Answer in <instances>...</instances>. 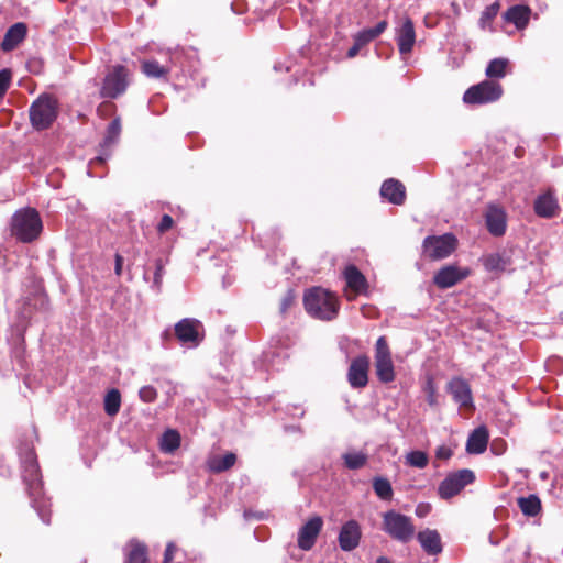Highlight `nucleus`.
Masks as SVG:
<instances>
[{"label": "nucleus", "mask_w": 563, "mask_h": 563, "mask_svg": "<svg viewBox=\"0 0 563 563\" xmlns=\"http://www.w3.org/2000/svg\"><path fill=\"white\" fill-rule=\"evenodd\" d=\"M21 478L31 500V506L45 525L51 523V503L45 496L43 477L35 450L30 444L19 449Z\"/></svg>", "instance_id": "obj_1"}, {"label": "nucleus", "mask_w": 563, "mask_h": 563, "mask_svg": "<svg viewBox=\"0 0 563 563\" xmlns=\"http://www.w3.org/2000/svg\"><path fill=\"white\" fill-rule=\"evenodd\" d=\"M305 309L314 319L330 321L339 313L338 297L321 287H313L303 296Z\"/></svg>", "instance_id": "obj_2"}, {"label": "nucleus", "mask_w": 563, "mask_h": 563, "mask_svg": "<svg viewBox=\"0 0 563 563\" xmlns=\"http://www.w3.org/2000/svg\"><path fill=\"white\" fill-rule=\"evenodd\" d=\"M29 115L32 126L37 131L49 129L58 115V101L48 93L40 95L30 106Z\"/></svg>", "instance_id": "obj_3"}, {"label": "nucleus", "mask_w": 563, "mask_h": 563, "mask_svg": "<svg viewBox=\"0 0 563 563\" xmlns=\"http://www.w3.org/2000/svg\"><path fill=\"white\" fill-rule=\"evenodd\" d=\"M11 227L12 234L24 243L35 240L43 228L37 211L30 208L15 212L12 218Z\"/></svg>", "instance_id": "obj_4"}, {"label": "nucleus", "mask_w": 563, "mask_h": 563, "mask_svg": "<svg viewBox=\"0 0 563 563\" xmlns=\"http://www.w3.org/2000/svg\"><path fill=\"white\" fill-rule=\"evenodd\" d=\"M130 82L129 69L123 65H114L104 75L99 96L102 99H118L126 92Z\"/></svg>", "instance_id": "obj_5"}, {"label": "nucleus", "mask_w": 563, "mask_h": 563, "mask_svg": "<svg viewBox=\"0 0 563 563\" xmlns=\"http://www.w3.org/2000/svg\"><path fill=\"white\" fill-rule=\"evenodd\" d=\"M382 529L391 539L401 543L412 540L416 532L412 519L396 510H388L383 515Z\"/></svg>", "instance_id": "obj_6"}, {"label": "nucleus", "mask_w": 563, "mask_h": 563, "mask_svg": "<svg viewBox=\"0 0 563 563\" xmlns=\"http://www.w3.org/2000/svg\"><path fill=\"white\" fill-rule=\"evenodd\" d=\"M503 96V87L494 80H483L470 87L463 95L466 104H487L499 100Z\"/></svg>", "instance_id": "obj_7"}, {"label": "nucleus", "mask_w": 563, "mask_h": 563, "mask_svg": "<svg viewBox=\"0 0 563 563\" xmlns=\"http://www.w3.org/2000/svg\"><path fill=\"white\" fill-rule=\"evenodd\" d=\"M456 242L452 233L429 235L422 242V253L432 261L443 260L454 252Z\"/></svg>", "instance_id": "obj_8"}, {"label": "nucleus", "mask_w": 563, "mask_h": 563, "mask_svg": "<svg viewBox=\"0 0 563 563\" xmlns=\"http://www.w3.org/2000/svg\"><path fill=\"white\" fill-rule=\"evenodd\" d=\"M49 313V300L46 294L42 291L27 296L21 308L19 316L25 321H38L47 319Z\"/></svg>", "instance_id": "obj_9"}, {"label": "nucleus", "mask_w": 563, "mask_h": 563, "mask_svg": "<svg viewBox=\"0 0 563 563\" xmlns=\"http://www.w3.org/2000/svg\"><path fill=\"white\" fill-rule=\"evenodd\" d=\"M375 369L379 382L385 384L394 382L395 369L385 336H379L375 344Z\"/></svg>", "instance_id": "obj_10"}, {"label": "nucleus", "mask_w": 563, "mask_h": 563, "mask_svg": "<svg viewBox=\"0 0 563 563\" xmlns=\"http://www.w3.org/2000/svg\"><path fill=\"white\" fill-rule=\"evenodd\" d=\"M474 481L475 474L472 470L463 468L452 472L439 484L438 494L442 499H450Z\"/></svg>", "instance_id": "obj_11"}, {"label": "nucleus", "mask_w": 563, "mask_h": 563, "mask_svg": "<svg viewBox=\"0 0 563 563\" xmlns=\"http://www.w3.org/2000/svg\"><path fill=\"white\" fill-rule=\"evenodd\" d=\"M121 134V120L114 118L108 125L103 141L100 143L99 154L91 162L90 165H102L111 156V147L119 141Z\"/></svg>", "instance_id": "obj_12"}, {"label": "nucleus", "mask_w": 563, "mask_h": 563, "mask_svg": "<svg viewBox=\"0 0 563 563\" xmlns=\"http://www.w3.org/2000/svg\"><path fill=\"white\" fill-rule=\"evenodd\" d=\"M200 328L201 322L192 318H184L180 321H178L174 327L175 334L179 342L190 347H196L199 345L201 341V338L199 335Z\"/></svg>", "instance_id": "obj_13"}, {"label": "nucleus", "mask_w": 563, "mask_h": 563, "mask_svg": "<svg viewBox=\"0 0 563 563\" xmlns=\"http://www.w3.org/2000/svg\"><path fill=\"white\" fill-rule=\"evenodd\" d=\"M468 275V268H462L455 265H445L434 274L433 283L440 289H448L465 279Z\"/></svg>", "instance_id": "obj_14"}, {"label": "nucleus", "mask_w": 563, "mask_h": 563, "mask_svg": "<svg viewBox=\"0 0 563 563\" xmlns=\"http://www.w3.org/2000/svg\"><path fill=\"white\" fill-rule=\"evenodd\" d=\"M446 390L460 408H474L471 386L465 379L461 377L452 378L446 385Z\"/></svg>", "instance_id": "obj_15"}, {"label": "nucleus", "mask_w": 563, "mask_h": 563, "mask_svg": "<svg viewBox=\"0 0 563 563\" xmlns=\"http://www.w3.org/2000/svg\"><path fill=\"white\" fill-rule=\"evenodd\" d=\"M322 527L323 519L320 516L311 517L298 531V547L305 551L311 550Z\"/></svg>", "instance_id": "obj_16"}, {"label": "nucleus", "mask_w": 563, "mask_h": 563, "mask_svg": "<svg viewBox=\"0 0 563 563\" xmlns=\"http://www.w3.org/2000/svg\"><path fill=\"white\" fill-rule=\"evenodd\" d=\"M534 213L543 219H552L559 216L561 207L558 198L551 190L537 196L533 202Z\"/></svg>", "instance_id": "obj_17"}, {"label": "nucleus", "mask_w": 563, "mask_h": 563, "mask_svg": "<svg viewBox=\"0 0 563 563\" xmlns=\"http://www.w3.org/2000/svg\"><path fill=\"white\" fill-rule=\"evenodd\" d=\"M395 38L401 55L412 52L416 43V31L413 22L409 16L404 18L401 24L396 29Z\"/></svg>", "instance_id": "obj_18"}, {"label": "nucleus", "mask_w": 563, "mask_h": 563, "mask_svg": "<svg viewBox=\"0 0 563 563\" xmlns=\"http://www.w3.org/2000/svg\"><path fill=\"white\" fill-rule=\"evenodd\" d=\"M368 366L369 361L364 355L358 356L351 362L347 371V380L352 388H363L367 385Z\"/></svg>", "instance_id": "obj_19"}, {"label": "nucleus", "mask_w": 563, "mask_h": 563, "mask_svg": "<svg viewBox=\"0 0 563 563\" xmlns=\"http://www.w3.org/2000/svg\"><path fill=\"white\" fill-rule=\"evenodd\" d=\"M485 223L492 235H504L507 229V216L505 210L495 205H489L485 212Z\"/></svg>", "instance_id": "obj_20"}, {"label": "nucleus", "mask_w": 563, "mask_h": 563, "mask_svg": "<svg viewBox=\"0 0 563 563\" xmlns=\"http://www.w3.org/2000/svg\"><path fill=\"white\" fill-rule=\"evenodd\" d=\"M362 537L361 526L356 520L346 521L339 533V544L343 551H352L358 547Z\"/></svg>", "instance_id": "obj_21"}, {"label": "nucleus", "mask_w": 563, "mask_h": 563, "mask_svg": "<svg viewBox=\"0 0 563 563\" xmlns=\"http://www.w3.org/2000/svg\"><path fill=\"white\" fill-rule=\"evenodd\" d=\"M179 56V52H174L166 65H159L155 59L144 60L141 65L142 71L150 78H166V76L173 70V67L177 64Z\"/></svg>", "instance_id": "obj_22"}, {"label": "nucleus", "mask_w": 563, "mask_h": 563, "mask_svg": "<svg viewBox=\"0 0 563 563\" xmlns=\"http://www.w3.org/2000/svg\"><path fill=\"white\" fill-rule=\"evenodd\" d=\"M380 196L393 205L401 206L406 199V188L399 180L389 178L383 183Z\"/></svg>", "instance_id": "obj_23"}, {"label": "nucleus", "mask_w": 563, "mask_h": 563, "mask_svg": "<svg viewBox=\"0 0 563 563\" xmlns=\"http://www.w3.org/2000/svg\"><path fill=\"white\" fill-rule=\"evenodd\" d=\"M417 540L424 552L437 555L442 552L441 536L437 530L424 529L417 534Z\"/></svg>", "instance_id": "obj_24"}, {"label": "nucleus", "mask_w": 563, "mask_h": 563, "mask_svg": "<svg viewBox=\"0 0 563 563\" xmlns=\"http://www.w3.org/2000/svg\"><path fill=\"white\" fill-rule=\"evenodd\" d=\"M482 262L486 271L495 273L507 271L512 264L507 251L484 255Z\"/></svg>", "instance_id": "obj_25"}, {"label": "nucleus", "mask_w": 563, "mask_h": 563, "mask_svg": "<svg viewBox=\"0 0 563 563\" xmlns=\"http://www.w3.org/2000/svg\"><path fill=\"white\" fill-rule=\"evenodd\" d=\"M26 32V25L22 22L11 25L4 34L1 48L4 52L12 51L25 38Z\"/></svg>", "instance_id": "obj_26"}, {"label": "nucleus", "mask_w": 563, "mask_h": 563, "mask_svg": "<svg viewBox=\"0 0 563 563\" xmlns=\"http://www.w3.org/2000/svg\"><path fill=\"white\" fill-rule=\"evenodd\" d=\"M531 10L527 5L522 4H516L510 7L505 13H504V20L506 22L515 24V26L518 30L525 29L530 19Z\"/></svg>", "instance_id": "obj_27"}, {"label": "nucleus", "mask_w": 563, "mask_h": 563, "mask_svg": "<svg viewBox=\"0 0 563 563\" xmlns=\"http://www.w3.org/2000/svg\"><path fill=\"white\" fill-rule=\"evenodd\" d=\"M488 444V432L485 427L476 428L468 437L466 451L471 454H482Z\"/></svg>", "instance_id": "obj_28"}, {"label": "nucleus", "mask_w": 563, "mask_h": 563, "mask_svg": "<svg viewBox=\"0 0 563 563\" xmlns=\"http://www.w3.org/2000/svg\"><path fill=\"white\" fill-rule=\"evenodd\" d=\"M343 274L346 285L355 294H361L366 289V278L355 265H347Z\"/></svg>", "instance_id": "obj_29"}, {"label": "nucleus", "mask_w": 563, "mask_h": 563, "mask_svg": "<svg viewBox=\"0 0 563 563\" xmlns=\"http://www.w3.org/2000/svg\"><path fill=\"white\" fill-rule=\"evenodd\" d=\"M387 26L388 22L386 20L379 21L374 27L364 29L357 32L353 36L354 43L362 48L383 34Z\"/></svg>", "instance_id": "obj_30"}, {"label": "nucleus", "mask_w": 563, "mask_h": 563, "mask_svg": "<svg viewBox=\"0 0 563 563\" xmlns=\"http://www.w3.org/2000/svg\"><path fill=\"white\" fill-rule=\"evenodd\" d=\"M236 462L234 453H227L223 456L214 455L207 462V466L212 473H222L230 470Z\"/></svg>", "instance_id": "obj_31"}, {"label": "nucleus", "mask_w": 563, "mask_h": 563, "mask_svg": "<svg viewBox=\"0 0 563 563\" xmlns=\"http://www.w3.org/2000/svg\"><path fill=\"white\" fill-rule=\"evenodd\" d=\"M128 552L124 563H146L147 562V548L144 543L139 541H131L128 545Z\"/></svg>", "instance_id": "obj_32"}, {"label": "nucleus", "mask_w": 563, "mask_h": 563, "mask_svg": "<svg viewBox=\"0 0 563 563\" xmlns=\"http://www.w3.org/2000/svg\"><path fill=\"white\" fill-rule=\"evenodd\" d=\"M343 464L347 470L356 471L366 465L368 456L363 451H347L342 454Z\"/></svg>", "instance_id": "obj_33"}, {"label": "nucleus", "mask_w": 563, "mask_h": 563, "mask_svg": "<svg viewBox=\"0 0 563 563\" xmlns=\"http://www.w3.org/2000/svg\"><path fill=\"white\" fill-rule=\"evenodd\" d=\"M517 503L521 512L527 517H534L541 511V500L534 494L527 497H519Z\"/></svg>", "instance_id": "obj_34"}, {"label": "nucleus", "mask_w": 563, "mask_h": 563, "mask_svg": "<svg viewBox=\"0 0 563 563\" xmlns=\"http://www.w3.org/2000/svg\"><path fill=\"white\" fill-rule=\"evenodd\" d=\"M509 66V59L505 57H498L492 59L485 70V75L492 79H500L507 75V68Z\"/></svg>", "instance_id": "obj_35"}, {"label": "nucleus", "mask_w": 563, "mask_h": 563, "mask_svg": "<svg viewBox=\"0 0 563 563\" xmlns=\"http://www.w3.org/2000/svg\"><path fill=\"white\" fill-rule=\"evenodd\" d=\"M161 450L164 453L172 454L180 446V434L178 431L168 429L161 439Z\"/></svg>", "instance_id": "obj_36"}, {"label": "nucleus", "mask_w": 563, "mask_h": 563, "mask_svg": "<svg viewBox=\"0 0 563 563\" xmlns=\"http://www.w3.org/2000/svg\"><path fill=\"white\" fill-rule=\"evenodd\" d=\"M121 406V394L118 389L109 390L104 397V411L108 416H115Z\"/></svg>", "instance_id": "obj_37"}, {"label": "nucleus", "mask_w": 563, "mask_h": 563, "mask_svg": "<svg viewBox=\"0 0 563 563\" xmlns=\"http://www.w3.org/2000/svg\"><path fill=\"white\" fill-rule=\"evenodd\" d=\"M373 489L383 500H389L393 497V487L387 478L375 477L373 481Z\"/></svg>", "instance_id": "obj_38"}, {"label": "nucleus", "mask_w": 563, "mask_h": 563, "mask_svg": "<svg viewBox=\"0 0 563 563\" xmlns=\"http://www.w3.org/2000/svg\"><path fill=\"white\" fill-rule=\"evenodd\" d=\"M499 9L500 4L498 1L486 7L479 18V27L483 30L487 29V26L490 27V23L497 16Z\"/></svg>", "instance_id": "obj_39"}, {"label": "nucleus", "mask_w": 563, "mask_h": 563, "mask_svg": "<svg viewBox=\"0 0 563 563\" xmlns=\"http://www.w3.org/2000/svg\"><path fill=\"white\" fill-rule=\"evenodd\" d=\"M428 462L429 457L427 453L420 450L410 451L406 455V463L412 467L424 468Z\"/></svg>", "instance_id": "obj_40"}, {"label": "nucleus", "mask_w": 563, "mask_h": 563, "mask_svg": "<svg viewBox=\"0 0 563 563\" xmlns=\"http://www.w3.org/2000/svg\"><path fill=\"white\" fill-rule=\"evenodd\" d=\"M423 391L427 395V402L429 406L434 407L438 405L437 400V386L434 384V380L431 376H429L424 383Z\"/></svg>", "instance_id": "obj_41"}, {"label": "nucleus", "mask_w": 563, "mask_h": 563, "mask_svg": "<svg viewBox=\"0 0 563 563\" xmlns=\"http://www.w3.org/2000/svg\"><path fill=\"white\" fill-rule=\"evenodd\" d=\"M164 266H165V263L162 258H157L155 261V272H154V279H153V285L152 287L159 290L161 288V285H162V279H163V276H164Z\"/></svg>", "instance_id": "obj_42"}, {"label": "nucleus", "mask_w": 563, "mask_h": 563, "mask_svg": "<svg viewBox=\"0 0 563 563\" xmlns=\"http://www.w3.org/2000/svg\"><path fill=\"white\" fill-rule=\"evenodd\" d=\"M139 397L143 402H153L157 397V390L151 385L143 386L139 390Z\"/></svg>", "instance_id": "obj_43"}, {"label": "nucleus", "mask_w": 563, "mask_h": 563, "mask_svg": "<svg viewBox=\"0 0 563 563\" xmlns=\"http://www.w3.org/2000/svg\"><path fill=\"white\" fill-rule=\"evenodd\" d=\"M11 80V71L9 69L0 70V97H2L9 88Z\"/></svg>", "instance_id": "obj_44"}, {"label": "nucleus", "mask_w": 563, "mask_h": 563, "mask_svg": "<svg viewBox=\"0 0 563 563\" xmlns=\"http://www.w3.org/2000/svg\"><path fill=\"white\" fill-rule=\"evenodd\" d=\"M174 224V220L169 214H164L157 225V231L164 233L168 231Z\"/></svg>", "instance_id": "obj_45"}, {"label": "nucleus", "mask_w": 563, "mask_h": 563, "mask_svg": "<svg viewBox=\"0 0 563 563\" xmlns=\"http://www.w3.org/2000/svg\"><path fill=\"white\" fill-rule=\"evenodd\" d=\"M453 454V451L448 445H440L435 450V457L439 460H449Z\"/></svg>", "instance_id": "obj_46"}, {"label": "nucleus", "mask_w": 563, "mask_h": 563, "mask_svg": "<svg viewBox=\"0 0 563 563\" xmlns=\"http://www.w3.org/2000/svg\"><path fill=\"white\" fill-rule=\"evenodd\" d=\"M506 450V443L503 440H494L490 444V451L495 455H501Z\"/></svg>", "instance_id": "obj_47"}, {"label": "nucleus", "mask_w": 563, "mask_h": 563, "mask_svg": "<svg viewBox=\"0 0 563 563\" xmlns=\"http://www.w3.org/2000/svg\"><path fill=\"white\" fill-rule=\"evenodd\" d=\"M176 551V545L169 542L164 552V560L162 563H170L174 559V552Z\"/></svg>", "instance_id": "obj_48"}, {"label": "nucleus", "mask_w": 563, "mask_h": 563, "mask_svg": "<svg viewBox=\"0 0 563 563\" xmlns=\"http://www.w3.org/2000/svg\"><path fill=\"white\" fill-rule=\"evenodd\" d=\"M294 302V296L291 291H289L282 300L280 303V311L284 313L287 311V309L292 305Z\"/></svg>", "instance_id": "obj_49"}, {"label": "nucleus", "mask_w": 563, "mask_h": 563, "mask_svg": "<svg viewBox=\"0 0 563 563\" xmlns=\"http://www.w3.org/2000/svg\"><path fill=\"white\" fill-rule=\"evenodd\" d=\"M430 505L429 504H419L417 507H416V515L419 517V518H423L426 517L429 512H430Z\"/></svg>", "instance_id": "obj_50"}, {"label": "nucleus", "mask_w": 563, "mask_h": 563, "mask_svg": "<svg viewBox=\"0 0 563 563\" xmlns=\"http://www.w3.org/2000/svg\"><path fill=\"white\" fill-rule=\"evenodd\" d=\"M123 257L120 254H115L114 273L120 276L122 274Z\"/></svg>", "instance_id": "obj_51"}, {"label": "nucleus", "mask_w": 563, "mask_h": 563, "mask_svg": "<svg viewBox=\"0 0 563 563\" xmlns=\"http://www.w3.org/2000/svg\"><path fill=\"white\" fill-rule=\"evenodd\" d=\"M361 47H358L355 43L349 48L347 53H346V57L347 58H354L358 52H360Z\"/></svg>", "instance_id": "obj_52"}, {"label": "nucleus", "mask_w": 563, "mask_h": 563, "mask_svg": "<svg viewBox=\"0 0 563 563\" xmlns=\"http://www.w3.org/2000/svg\"><path fill=\"white\" fill-rule=\"evenodd\" d=\"M375 563H389V562L385 556H379V558H377Z\"/></svg>", "instance_id": "obj_53"}, {"label": "nucleus", "mask_w": 563, "mask_h": 563, "mask_svg": "<svg viewBox=\"0 0 563 563\" xmlns=\"http://www.w3.org/2000/svg\"><path fill=\"white\" fill-rule=\"evenodd\" d=\"M282 68H283V65H282V64H276V65L274 66V69H275L276 71L280 70Z\"/></svg>", "instance_id": "obj_54"}, {"label": "nucleus", "mask_w": 563, "mask_h": 563, "mask_svg": "<svg viewBox=\"0 0 563 563\" xmlns=\"http://www.w3.org/2000/svg\"><path fill=\"white\" fill-rule=\"evenodd\" d=\"M284 68H285L286 71H290L291 70V67L289 65H286Z\"/></svg>", "instance_id": "obj_55"}]
</instances>
